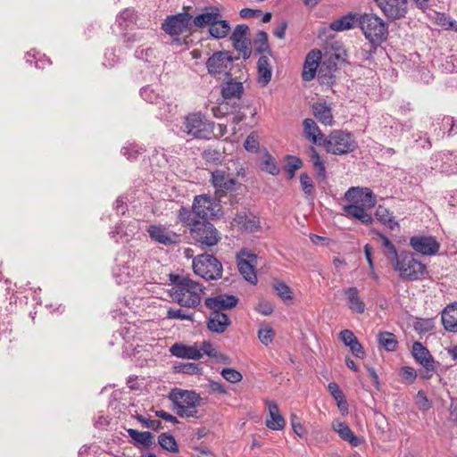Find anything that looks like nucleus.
I'll return each mask as SVG.
<instances>
[{
    "mask_svg": "<svg viewBox=\"0 0 457 457\" xmlns=\"http://www.w3.org/2000/svg\"><path fill=\"white\" fill-rule=\"evenodd\" d=\"M415 331L420 334L430 332L434 329L435 324L433 319H422L419 318L413 323Z\"/></svg>",
    "mask_w": 457,
    "mask_h": 457,
    "instance_id": "obj_46",
    "label": "nucleus"
},
{
    "mask_svg": "<svg viewBox=\"0 0 457 457\" xmlns=\"http://www.w3.org/2000/svg\"><path fill=\"white\" fill-rule=\"evenodd\" d=\"M416 402L420 410L425 411L431 408V403L428 401L426 394L423 391H419L416 395Z\"/></svg>",
    "mask_w": 457,
    "mask_h": 457,
    "instance_id": "obj_60",
    "label": "nucleus"
},
{
    "mask_svg": "<svg viewBox=\"0 0 457 457\" xmlns=\"http://www.w3.org/2000/svg\"><path fill=\"white\" fill-rule=\"evenodd\" d=\"M323 145L333 154H345L353 152L356 146L354 137L348 132L334 130L323 140Z\"/></svg>",
    "mask_w": 457,
    "mask_h": 457,
    "instance_id": "obj_7",
    "label": "nucleus"
},
{
    "mask_svg": "<svg viewBox=\"0 0 457 457\" xmlns=\"http://www.w3.org/2000/svg\"><path fill=\"white\" fill-rule=\"evenodd\" d=\"M372 234L376 237L375 239L381 243L384 254L390 262H392L395 258L397 257L399 253L396 251L395 246L387 237H386L385 235L377 230H373Z\"/></svg>",
    "mask_w": 457,
    "mask_h": 457,
    "instance_id": "obj_34",
    "label": "nucleus"
},
{
    "mask_svg": "<svg viewBox=\"0 0 457 457\" xmlns=\"http://www.w3.org/2000/svg\"><path fill=\"white\" fill-rule=\"evenodd\" d=\"M257 256L246 250H242L237 254V267L244 278L251 284L257 282V276L254 271V265Z\"/></svg>",
    "mask_w": 457,
    "mask_h": 457,
    "instance_id": "obj_14",
    "label": "nucleus"
},
{
    "mask_svg": "<svg viewBox=\"0 0 457 457\" xmlns=\"http://www.w3.org/2000/svg\"><path fill=\"white\" fill-rule=\"evenodd\" d=\"M248 32H249V28L247 25L239 24L235 28V29L230 37V39L232 42H235V41L238 42L240 40L248 39L247 38Z\"/></svg>",
    "mask_w": 457,
    "mask_h": 457,
    "instance_id": "obj_53",
    "label": "nucleus"
},
{
    "mask_svg": "<svg viewBox=\"0 0 457 457\" xmlns=\"http://www.w3.org/2000/svg\"><path fill=\"white\" fill-rule=\"evenodd\" d=\"M302 161L295 156H288L287 162L285 167L286 171L289 175V178L292 179L295 176V170L302 167Z\"/></svg>",
    "mask_w": 457,
    "mask_h": 457,
    "instance_id": "obj_51",
    "label": "nucleus"
},
{
    "mask_svg": "<svg viewBox=\"0 0 457 457\" xmlns=\"http://www.w3.org/2000/svg\"><path fill=\"white\" fill-rule=\"evenodd\" d=\"M345 199L350 204L343 207L345 216L360 220L368 225L373 221L367 210L372 209L377 204L376 196L369 187H352L345 194Z\"/></svg>",
    "mask_w": 457,
    "mask_h": 457,
    "instance_id": "obj_1",
    "label": "nucleus"
},
{
    "mask_svg": "<svg viewBox=\"0 0 457 457\" xmlns=\"http://www.w3.org/2000/svg\"><path fill=\"white\" fill-rule=\"evenodd\" d=\"M312 112L318 120L324 124L331 126L334 122L332 111L326 102H319L312 105Z\"/></svg>",
    "mask_w": 457,
    "mask_h": 457,
    "instance_id": "obj_31",
    "label": "nucleus"
},
{
    "mask_svg": "<svg viewBox=\"0 0 457 457\" xmlns=\"http://www.w3.org/2000/svg\"><path fill=\"white\" fill-rule=\"evenodd\" d=\"M261 169L271 175H278L279 173V168L278 167L274 157L265 148L262 151Z\"/></svg>",
    "mask_w": 457,
    "mask_h": 457,
    "instance_id": "obj_37",
    "label": "nucleus"
},
{
    "mask_svg": "<svg viewBox=\"0 0 457 457\" xmlns=\"http://www.w3.org/2000/svg\"><path fill=\"white\" fill-rule=\"evenodd\" d=\"M375 45L376 44H371L370 42L369 44H365L364 46L357 52L358 58L362 61L370 60L375 50Z\"/></svg>",
    "mask_w": 457,
    "mask_h": 457,
    "instance_id": "obj_55",
    "label": "nucleus"
},
{
    "mask_svg": "<svg viewBox=\"0 0 457 457\" xmlns=\"http://www.w3.org/2000/svg\"><path fill=\"white\" fill-rule=\"evenodd\" d=\"M442 322L449 332H457V303L447 305L442 312Z\"/></svg>",
    "mask_w": 457,
    "mask_h": 457,
    "instance_id": "obj_30",
    "label": "nucleus"
},
{
    "mask_svg": "<svg viewBox=\"0 0 457 457\" xmlns=\"http://www.w3.org/2000/svg\"><path fill=\"white\" fill-rule=\"evenodd\" d=\"M339 338L345 346L350 345L354 340L357 339L356 336L352 330L344 329L339 333Z\"/></svg>",
    "mask_w": 457,
    "mask_h": 457,
    "instance_id": "obj_62",
    "label": "nucleus"
},
{
    "mask_svg": "<svg viewBox=\"0 0 457 457\" xmlns=\"http://www.w3.org/2000/svg\"><path fill=\"white\" fill-rule=\"evenodd\" d=\"M409 244L414 251L427 256L436 254L440 248L439 242L431 236H413Z\"/></svg>",
    "mask_w": 457,
    "mask_h": 457,
    "instance_id": "obj_15",
    "label": "nucleus"
},
{
    "mask_svg": "<svg viewBox=\"0 0 457 457\" xmlns=\"http://www.w3.org/2000/svg\"><path fill=\"white\" fill-rule=\"evenodd\" d=\"M234 48L244 59H248L252 54L251 42L249 39L232 42Z\"/></svg>",
    "mask_w": 457,
    "mask_h": 457,
    "instance_id": "obj_47",
    "label": "nucleus"
},
{
    "mask_svg": "<svg viewBox=\"0 0 457 457\" xmlns=\"http://www.w3.org/2000/svg\"><path fill=\"white\" fill-rule=\"evenodd\" d=\"M170 280L172 287L169 292L175 303L187 308H195L201 303L202 296L204 294V287L202 284L183 275L170 274Z\"/></svg>",
    "mask_w": 457,
    "mask_h": 457,
    "instance_id": "obj_2",
    "label": "nucleus"
},
{
    "mask_svg": "<svg viewBox=\"0 0 457 457\" xmlns=\"http://www.w3.org/2000/svg\"><path fill=\"white\" fill-rule=\"evenodd\" d=\"M190 233L194 240L205 246H213L221 238L215 227L206 220L195 223Z\"/></svg>",
    "mask_w": 457,
    "mask_h": 457,
    "instance_id": "obj_9",
    "label": "nucleus"
},
{
    "mask_svg": "<svg viewBox=\"0 0 457 457\" xmlns=\"http://www.w3.org/2000/svg\"><path fill=\"white\" fill-rule=\"evenodd\" d=\"M378 340L386 351H395L397 347L398 342L395 336L390 332H380L378 335Z\"/></svg>",
    "mask_w": 457,
    "mask_h": 457,
    "instance_id": "obj_40",
    "label": "nucleus"
},
{
    "mask_svg": "<svg viewBox=\"0 0 457 457\" xmlns=\"http://www.w3.org/2000/svg\"><path fill=\"white\" fill-rule=\"evenodd\" d=\"M376 219L386 225L391 230L399 228V223L395 220L393 214L386 207L379 205L375 212Z\"/></svg>",
    "mask_w": 457,
    "mask_h": 457,
    "instance_id": "obj_36",
    "label": "nucleus"
},
{
    "mask_svg": "<svg viewBox=\"0 0 457 457\" xmlns=\"http://www.w3.org/2000/svg\"><path fill=\"white\" fill-rule=\"evenodd\" d=\"M352 354L356 358L363 359L365 357V351L358 338L348 345Z\"/></svg>",
    "mask_w": 457,
    "mask_h": 457,
    "instance_id": "obj_59",
    "label": "nucleus"
},
{
    "mask_svg": "<svg viewBox=\"0 0 457 457\" xmlns=\"http://www.w3.org/2000/svg\"><path fill=\"white\" fill-rule=\"evenodd\" d=\"M443 127L449 126L448 135L452 136L457 133V121L450 116L445 117L442 121Z\"/></svg>",
    "mask_w": 457,
    "mask_h": 457,
    "instance_id": "obj_63",
    "label": "nucleus"
},
{
    "mask_svg": "<svg viewBox=\"0 0 457 457\" xmlns=\"http://www.w3.org/2000/svg\"><path fill=\"white\" fill-rule=\"evenodd\" d=\"M138 276L139 270L134 261L127 262L125 264L118 266L117 269L114 270V277L119 284H125L130 278Z\"/></svg>",
    "mask_w": 457,
    "mask_h": 457,
    "instance_id": "obj_26",
    "label": "nucleus"
},
{
    "mask_svg": "<svg viewBox=\"0 0 457 457\" xmlns=\"http://www.w3.org/2000/svg\"><path fill=\"white\" fill-rule=\"evenodd\" d=\"M233 58L228 52H216L210 56L206 62V67L209 74L228 75L231 70Z\"/></svg>",
    "mask_w": 457,
    "mask_h": 457,
    "instance_id": "obj_13",
    "label": "nucleus"
},
{
    "mask_svg": "<svg viewBox=\"0 0 457 457\" xmlns=\"http://www.w3.org/2000/svg\"><path fill=\"white\" fill-rule=\"evenodd\" d=\"M192 26V15L188 12L170 15L162 23V29L170 36H180L185 33H190Z\"/></svg>",
    "mask_w": 457,
    "mask_h": 457,
    "instance_id": "obj_10",
    "label": "nucleus"
},
{
    "mask_svg": "<svg viewBox=\"0 0 457 457\" xmlns=\"http://www.w3.org/2000/svg\"><path fill=\"white\" fill-rule=\"evenodd\" d=\"M211 180L215 188V194L219 198L224 196L228 192L236 189L237 181L224 170H213Z\"/></svg>",
    "mask_w": 457,
    "mask_h": 457,
    "instance_id": "obj_17",
    "label": "nucleus"
},
{
    "mask_svg": "<svg viewBox=\"0 0 457 457\" xmlns=\"http://www.w3.org/2000/svg\"><path fill=\"white\" fill-rule=\"evenodd\" d=\"M222 15L220 11L216 6H210L204 9V11L196 15L194 19L192 18L193 25L196 28H203L208 26L209 29L216 23Z\"/></svg>",
    "mask_w": 457,
    "mask_h": 457,
    "instance_id": "obj_20",
    "label": "nucleus"
},
{
    "mask_svg": "<svg viewBox=\"0 0 457 457\" xmlns=\"http://www.w3.org/2000/svg\"><path fill=\"white\" fill-rule=\"evenodd\" d=\"M346 303L348 308L356 313H363L365 311V303L360 296V292L357 287H350L344 289Z\"/></svg>",
    "mask_w": 457,
    "mask_h": 457,
    "instance_id": "obj_24",
    "label": "nucleus"
},
{
    "mask_svg": "<svg viewBox=\"0 0 457 457\" xmlns=\"http://www.w3.org/2000/svg\"><path fill=\"white\" fill-rule=\"evenodd\" d=\"M195 275L205 280H216L222 277L223 268L213 255L204 253L195 256L192 262Z\"/></svg>",
    "mask_w": 457,
    "mask_h": 457,
    "instance_id": "obj_5",
    "label": "nucleus"
},
{
    "mask_svg": "<svg viewBox=\"0 0 457 457\" xmlns=\"http://www.w3.org/2000/svg\"><path fill=\"white\" fill-rule=\"evenodd\" d=\"M137 420L142 424L143 427L158 430L162 427V423L158 420H150L143 417L142 415H137Z\"/></svg>",
    "mask_w": 457,
    "mask_h": 457,
    "instance_id": "obj_57",
    "label": "nucleus"
},
{
    "mask_svg": "<svg viewBox=\"0 0 457 457\" xmlns=\"http://www.w3.org/2000/svg\"><path fill=\"white\" fill-rule=\"evenodd\" d=\"M195 215L193 212V209L189 210L186 207H181L179 210L178 213V219L180 222L185 224L187 227L189 228L191 230L192 227H194V224L196 223L198 220H195Z\"/></svg>",
    "mask_w": 457,
    "mask_h": 457,
    "instance_id": "obj_43",
    "label": "nucleus"
},
{
    "mask_svg": "<svg viewBox=\"0 0 457 457\" xmlns=\"http://www.w3.org/2000/svg\"><path fill=\"white\" fill-rule=\"evenodd\" d=\"M445 155V161L442 165V172L447 174L457 173V152L449 153Z\"/></svg>",
    "mask_w": 457,
    "mask_h": 457,
    "instance_id": "obj_42",
    "label": "nucleus"
},
{
    "mask_svg": "<svg viewBox=\"0 0 457 457\" xmlns=\"http://www.w3.org/2000/svg\"><path fill=\"white\" fill-rule=\"evenodd\" d=\"M310 159L317 172V175L324 179L326 172L325 166L314 147L310 148Z\"/></svg>",
    "mask_w": 457,
    "mask_h": 457,
    "instance_id": "obj_45",
    "label": "nucleus"
},
{
    "mask_svg": "<svg viewBox=\"0 0 457 457\" xmlns=\"http://www.w3.org/2000/svg\"><path fill=\"white\" fill-rule=\"evenodd\" d=\"M304 137L312 144L323 145L324 135L312 119H305L303 122Z\"/></svg>",
    "mask_w": 457,
    "mask_h": 457,
    "instance_id": "obj_29",
    "label": "nucleus"
},
{
    "mask_svg": "<svg viewBox=\"0 0 457 457\" xmlns=\"http://www.w3.org/2000/svg\"><path fill=\"white\" fill-rule=\"evenodd\" d=\"M233 223L249 232L256 231L260 228L259 219L253 214L238 213L233 219Z\"/></svg>",
    "mask_w": 457,
    "mask_h": 457,
    "instance_id": "obj_32",
    "label": "nucleus"
},
{
    "mask_svg": "<svg viewBox=\"0 0 457 457\" xmlns=\"http://www.w3.org/2000/svg\"><path fill=\"white\" fill-rule=\"evenodd\" d=\"M237 303V298L234 295H220L214 297H209L205 300V305L212 312H221L230 309Z\"/></svg>",
    "mask_w": 457,
    "mask_h": 457,
    "instance_id": "obj_22",
    "label": "nucleus"
},
{
    "mask_svg": "<svg viewBox=\"0 0 457 457\" xmlns=\"http://www.w3.org/2000/svg\"><path fill=\"white\" fill-rule=\"evenodd\" d=\"M229 324L230 320L227 314L221 312H212L208 319L207 328L212 332L222 333Z\"/></svg>",
    "mask_w": 457,
    "mask_h": 457,
    "instance_id": "obj_27",
    "label": "nucleus"
},
{
    "mask_svg": "<svg viewBox=\"0 0 457 457\" xmlns=\"http://www.w3.org/2000/svg\"><path fill=\"white\" fill-rule=\"evenodd\" d=\"M356 22V15L348 13L335 20L329 24V29L334 31H344L353 28Z\"/></svg>",
    "mask_w": 457,
    "mask_h": 457,
    "instance_id": "obj_35",
    "label": "nucleus"
},
{
    "mask_svg": "<svg viewBox=\"0 0 457 457\" xmlns=\"http://www.w3.org/2000/svg\"><path fill=\"white\" fill-rule=\"evenodd\" d=\"M332 428L338 434L342 440L348 442L352 446L356 447L361 445V439L353 434L350 427L345 421H333Z\"/></svg>",
    "mask_w": 457,
    "mask_h": 457,
    "instance_id": "obj_25",
    "label": "nucleus"
},
{
    "mask_svg": "<svg viewBox=\"0 0 457 457\" xmlns=\"http://www.w3.org/2000/svg\"><path fill=\"white\" fill-rule=\"evenodd\" d=\"M150 238L166 246L175 245L179 243L180 236L162 225H151L147 228Z\"/></svg>",
    "mask_w": 457,
    "mask_h": 457,
    "instance_id": "obj_16",
    "label": "nucleus"
},
{
    "mask_svg": "<svg viewBox=\"0 0 457 457\" xmlns=\"http://www.w3.org/2000/svg\"><path fill=\"white\" fill-rule=\"evenodd\" d=\"M259 145H260V143H259L258 134L255 131L251 132L247 136V137L244 143V146H245V150L248 152L255 153L258 151Z\"/></svg>",
    "mask_w": 457,
    "mask_h": 457,
    "instance_id": "obj_50",
    "label": "nucleus"
},
{
    "mask_svg": "<svg viewBox=\"0 0 457 457\" xmlns=\"http://www.w3.org/2000/svg\"><path fill=\"white\" fill-rule=\"evenodd\" d=\"M360 27L366 38L371 43L378 45L386 40L387 26L386 22L376 14H364L360 19Z\"/></svg>",
    "mask_w": 457,
    "mask_h": 457,
    "instance_id": "obj_6",
    "label": "nucleus"
},
{
    "mask_svg": "<svg viewBox=\"0 0 457 457\" xmlns=\"http://www.w3.org/2000/svg\"><path fill=\"white\" fill-rule=\"evenodd\" d=\"M221 376L224 379L230 383H237L240 382L243 378L242 374L232 368H225L221 370Z\"/></svg>",
    "mask_w": 457,
    "mask_h": 457,
    "instance_id": "obj_52",
    "label": "nucleus"
},
{
    "mask_svg": "<svg viewBox=\"0 0 457 457\" xmlns=\"http://www.w3.org/2000/svg\"><path fill=\"white\" fill-rule=\"evenodd\" d=\"M265 403L270 415V419H267L266 420V426L272 430L283 429L286 425V421L283 416L280 414L276 402L266 400Z\"/></svg>",
    "mask_w": 457,
    "mask_h": 457,
    "instance_id": "obj_23",
    "label": "nucleus"
},
{
    "mask_svg": "<svg viewBox=\"0 0 457 457\" xmlns=\"http://www.w3.org/2000/svg\"><path fill=\"white\" fill-rule=\"evenodd\" d=\"M412 355L425 369V371L422 373V378H431L432 373L435 371V361L428 350L423 346L421 343L415 342L412 345Z\"/></svg>",
    "mask_w": 457,
    "mask_h": 457,
    "instance_id": "obj_18",
    "label": "nucleus"
},
{
    "mask_svg": "<svg viewBox=\"0 0 457 457\" xmlns=\"http://www.w3.org/2000/svg\"><path fill=\"white\" fill-rule=\"evenodd\" d=\"M129 436L138 445L149 447L154 442V436L151 432H140L133 428L127 430Z\"/></svg>",
    "mask_w": 457,
    "mask_h": 457,
    "instance_id": "obj_38",
    "label": "nucleus"
},
{
    "mask_svg": "<svg viewBox=\"0 0 457 457\" xmlns=\"http://www.w3.org/2000/svg\"><path fill=\"white\" fill-rule=\"evenodd\" d=\"M300 183L303 192L310 195L313 193L314 187L312 179L306 174L303 173L300 175Z\"/></svg>",
    "mask_w": 457,
    "mask_h": 457,
    "instance_id": "obj_54",
    "label": "nucleus"
},
{
    "mask_svg": "<svg viewBox=\"0 0 457 457\" xmlns=\"http://www.w3.org/2000/svg\"><path fill=\"white\" fill-rule=\"evenodd\" d=\"M375 3L389 21L405 17L409 9L408 0H375Z\"/></svg>",
    "mask_w": 457,
    "mask_h": 457,
    "instance_id": "obj_12",
    "label": "nucleus"
},
{
    "mask_svg": "<svg viewBox=\"0 0 457 457\" xmlns=\"http://www.w3.org/2000/svg\"><path fill=\"white\" fill-rule=\"evenodd\" d=\"M272 68L271 54L261 55L257 62V81L262 87L271 80Z\"/></svg>",
    "mask_w": 457,
    "mask_h": 457,
    "instance_id": "obj_19",
    "label": "nucleus"
},
{
    "mask_svg": "<svg viewBox=\"0 0 457 457\" xmlns=\"http://www.w3.org/2000/svg\"><path fill=\"white\" fill-rule=\"evenodd\" d=\"M183 132L196 138H208L212 131V123L201 112L189 113L184 119Z\"/></svg>",
    "mask_w": 457,
    "mask_h": 457,
    "instance_id": "obj_8",
    "label": "nucleus"
},
{
    "mask_svg": "<svg viewBox=\"0 0 457 457\" xmlns=\"http://www.w3.org/2000/svg\"><path fill=\"white\" fill-rule=\"evenodd\" d=\"M170 352L172 355L183 358V359H191V360H199L203 353H200V350L195 345H184L180 344H174L170 348Z\"/></svg>",
    "mask_w": 457,
    "mask_h": 457,
    "instance_id": "obj_28",
    "label": "nucleus"
},
{
    "mask_svg": "<svg viewBox=\"0 0 457 457\" xmlns=\"http://www.w3.org/2000/svg\"><path fill=\"white\" fill-rule=\"evenodd\" d=\"M192 209L196 217L207 220L218 216L221 206L219 201L210 195H200L195 196Z\"/></svg>",
    "mask_w": 457,
    "mask_h": 457,
    "instance_id": "obj_11",
    "label": "nucleus"
},
{
    "mask_svg": "<svg viewBox=\"0 0 457 457\" xmlns=\"http://www.w3.org/2000/svg\"><path fill=\"white\" fill-rule=\"evenodd\" d=\"M158 442L160 445L165 450H168L171 453H177L179 451L176 440L171 435L166 433L161 434L158 437Z\"/></svg>",
    "mask_w": 457,
    "mask_h": 457,
    "instance_id": "obj_44",
    "label": "nucleus"
},
{
    "mask_svg": "<svg viewBox=\"0 0 457 457\" xmlns=\"http://www.w3.org/2000/svg\"><path fill=\"white\" fill-rule=\"evenodd\" d=\"M256 310L258 312L267 316V315H270L273 312V306L272 304L268 302V301H261L257 307H256Z\"/></svg>",
    "mask_w": 457,
    "mask_h": 457,
    "instance_id": "obj_64",
    "label": "nucleus"
},
{
    "mask_svg": "<svg viewBox=\"0 0 457 457\" xmlns=\"http://www.w3.org/2000/svg\"><path fill=\"white\" fill-rule=\"evenodd\" d=\"M167 318L179 320H192L193 313H188L180 308H169L167 310Z\"/></svg>",
    "mask_w": 457,
    "mask_h": 457,
    "instance_id": "obj_49",
    "label": "nucleus"
},
{
    "mask_svg": "<svg viewBox=\"0 0 457 457\" xmlns=\"http://www.w3.org/2000/svg\"><path fill=\"white\" fill-rule=\"evenodd\" d=\"M273 288L282 300H292V291L286 283L278 281L273 285Z\"/></svg>",
    "mask_w": 457,
    "mask_h": 457,
    "instance_id": "obj_48",
    "label": "nucleus"
},
{
    "mask_svg": "<svg viewBox=\"0 0 457 457\" xmlns=\"http://www.w3.org/2000/svg\"><path fill=\"white\" fill-rule=\"evenodd\" d=\"M321 59V52L314 49L308 53L306 55L302 78L305 81H311L314 79L317 68Z\"/></svg>",
    "mask_w": 457,
    "mask_h": 457,
    "instance_id": "obj_21",
    "label": "nucleus"
},
{
    "mask_svg": "<svg viewBox=\"0 0 457 457\" xmlns=\"http://www.w3.org/2000/svg\"><path fill=\"white\" fill-rule=\"evenodd\" d=\"M169 399L173 403V410L180 418H199L197 407L202 398L196 392L174 388L170 391Z\"/></svg>",
    "mask_w": 457,
    "mask_h": 457,
    "instance_id": "obj_4",
    "label": "nucleus"
},
{
    "mask_svg": "<svg viewBox=\"0 0 457 457\" xmlns=\"http://www.w3.org/2000/svg\"><path fill=\"white\" fill-rule=\"evenodd\" d=\"M230 30V25L228 21L220 18L216 23L209 29L211 36L214 38L220 39L224 38L228 36Z\"/></svg>",
    "mask_w": 457,
    "mask_h": 457,
    "instance_id": "obj_39",
    "label": "nucleus"
},
{
    "mask_svg": "<svg viewBox=\"0 0 457 457\" xmlns=\"http://www.w3.org/2000/svg\"><path fill=\"white\" fill-rule=\"evenodd\" d=\"M135 17V12L133 10L125 9L123 10L118 16L117 21L121 27H127V21H132Z\"/></svg>",
    "mask_w": 457,
    "mask_h": 457,
    "instance_id": "obj_58",
    "label": "nucleus"
},
{
    "mask_svg": "<svg viewBox=\"0 0 457 457\" xmlns=\"http://www.w3.org/2000/svg\"><path fill=\"white\" fill-rule=\"evenodd\" d=\"M243 84L230 79L224 83L221 87V95L225 99H239L243 94Z\"/></svg>",
    "mask_w": 457,
    "mask_h": 457,
    "instance_id": "obj_33",
    "label": "nucleus"
},
{
    "mask_svg": "<svg viewBox=\"0 0 457 457\" xmlns=\"http://www.w3.org/2000/svg\"><path fill=\"white\" fill-rule=\"evenodd\" d=\"M140 95L146 101V102H149V103H156L158 104L159 103V96L157 94L154 93V91L146 87H143L141 89V92H140Z\"/></svg>",
    "mask_w": 457,
    "mask_h": 457,
    "instance_id": "obj_61",
    "label": "nucleus"
},
{
    "mask_svg": "<svg viewBox=\"0 0 457 457\" xmlns=\"http://www.w3.org/2000/svg\"><path fill=\"white\" fill-rule=\"evenodd\" d=\"M391 264L398 277L403 281L422 279L427 273V266L416 258L413 253L402 251Z\"/></svg>",
    "mask_w": 457,
    "mask_h": 457,
    "instance_id": "obj_3",
    "label": "nucleus"
},
{
    "mask_svg": "<svg viewBox=\"0 0 457 457\" xmlns=\"http://www.w3.org/2000/svg\"><path fill=\"white\" fill-rule=\"evenodd\" d=\"M274 336V331L270 328H261L258 332L260 341L265 345L272 342Z\"/></svg>",
    "mask_w": 457,
    "mask_h": 457,
    "instance_id": "obj_56",
    "label": "nucleus"
},
{
    "mask_svg": "<svg viewBox=\"0 0 457 457\" xmlns=\"http://www.w3.org/2000/svg\"><path fill=\"white\" fill-rule=\"evenodd\" d=\"M256 51L262 54H270V47L268 43V34L265 31H259L253 41Z\"/></svg>",
    "mask_w": 457,
    "mask_h": 457,
    "instance_id": "obj_41",
    "label": "nucleus"
}]
</instances>
